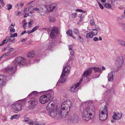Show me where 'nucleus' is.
<instances>
[{
    "label": "nucleus",
    "mask_w": 125,
    "mask_h": 125,
    "mask_svg": "<svg viewBox=\"0 0 125 125\" xmlns=\"http://www.w3.org/2000/svg\"><path fill=\"white\" fill-rule=\"evenodd\" d=\"M91 104L89 101L86 102V104L89 106L84 108L82 112V119L84 121H88L94 118L93 114L95 111V107L93 105Z\"/></svg>",
    "instance_id": "f257e3e1"
},
{
    "label": "nucleus",
    "mask_w": 125,
    "mask_h": 125,
    "mask_svg": "<svg viewBox=\"0 0 125 125\" xmlns=\"http://www.w3.org/2000/svg\"><path fill=\"white\" fill-rule=\"evenodd\" d=\"M71 106V102L69 100H67L62 103L61 107L57 108L58 115L61 117H64L66 116L70 111Z\"/></svg>",
    "instance_id": "f03ea898"
},
{
    "label": "nucleus",
    "mask_w": 125,
    "mask_h": 125,
    "mask_svg": "<svg viewBox=\"0 0 125 125\" xmlns=\"http://www.w3.org/2000/svg\"><path fill=\"white\" fill-rule=\"evenodd\" d=\"M25 59L21 57H18L16 58L15 61L12 63V66L6 68V70L7 72L10 71L13 73L15 72L16 70L17 66L18 65L20 66H22L25 64Z\"/></svg>",
    "instance_id": "7ed1b4c3"
},
{
    "label": "nucleus",
    "mask_w": 125,
    "mask_h": 125,
    "mask_svg": "<svg viewBox=\"0 0 125 125\" xmlns=\"http://www.w3.org/2000/svg\"><path fill=\"white\" fill-rule=\"evenodd\" d=\"M57 106L55 104L49 103L46 107L49 111L48 115L52 118L56 116L57 115Z\"/></svg>",
    "instance_id": "20e7f679"
},
{
    "label": "nucleus",
    "mask_w": 125,
    "mask_h": 125,
    "mask_svg": "<svg viewBox=\"0 0 125 125\" xmlns=\"http://www.w3.org/2000/svg\"><path fill=\"white\" fill-rule=\"evenodd\" d=\"M108 113L107 107L105 106L104 107H102L99 111V118L102 121H105L107 118Z\"/></svg>",
    "instance_id": "39448f33"
},
{
    "label": "nucleus",
    "mask_w": 125,
    "mask_h": 125,
    "mask_svg": "<svg viewBox=\"0 0 125 125\" xmlns=\"http://www.w3.org/2000/svg\"><path fill=\"white\" fill-rule=\"evenodd\" d=\"M70 69V67L69 65H67L64 68H63L61 78L59 80V82L62 83H64L65 82L66 79L65 77L68 73Z\"/></svg>",
    "instance_id": "423d86ee"
},
{
    "label": "nucleus",
    "mask_w": 125,
    "mask_h": 125,
    "mask_svg": "<svg viewBox=\"0 0 125 125\" xmlns=\"http://www.w3.org/2000/svg\"><path fill=\"white\" fill-rule=\"evenodd\" d=\"M52 95L50 93L43 95L40 97L39 102L42 104H45L49 101Z\"/></svg>",
    "instance_id": "0eeeda50"
},
{
    "label": "nucleus",
    "mask_w": 125,
    "mask_h": 125,
    "mask_svg": "<svg viewBox=\"0 0 125 125\" xmlns=\"http://www.w3.org/2000/svg\"><path fill=\"white\" fill-rule=\"evenodd\" d=\"M11 106L12 110L16 113L20 111L22 109V104L17 102L12 104Z\"/></svg>",
    "instance_id": "6e6552de"
},
{
    "label": "nucleus",
    "mask_w": 125,
    "mask_h": 125,
    "mask_svg": "<svg viewBox=\"0 0 125 125\" xmlns=\"http://www.w3.org/2000/svg\"><path fill=\"white\" fill-rule=\"evenodd\" d=\"M30 104L29 108L31 110L33 109L38 104V100L36 98H31L30 100Z\"/></svg>",
    "instance_id": "1a4fd4ad"
},
{
    "label": "nucleus",
    "mask_w": 125,
    "mask_h": 125,
    "mask_svg": "<svg viewBox=\"0 0 125 125\" xmlns=\"http://www.w3.org/2000/svg\"><path fill=\"white\" fill-rule=\"evenodd\" d=\"M58 33V29L57 27H54L52 28L50 34V37L52 39H53L56 37Z\"/></svg>",
    "instance_id": "9d476101"
},
{
    "label": "nucleus",
    "mask_w": 125,
    "mask_h": 125,
    "mask_svg": "<svg viewBox=\"0 0 125 125\" xmlns=\"http://www.w3.org/2000/svg\"><path fill=\"white\" fill-rule=\"evenodd\" d=\"M124 62L123 57L122 56H120L117 58L116 63L118 68L120 69L122 67Z\"/></svg>",
    "instance_id": "9b49d317"
},
{
    "label": "nucleus",
    "mask_w": 125,
    "mask_h": 125,
    "mask_svg": "<svg viewBox=\"0 0 125 125\" xmlns=\"http://www.w3.org/2000/svg\"><path fill=\"white\" fill-rule=\"evenodd\" d=\"M98 32L97 31L96 29H93L92 32H90L87 33L86 35V38L88 39L89 38H92L94 36L97 35Z\"/></svg>",
    "instance_id": "f8f14e48"
},
{
    "label": "nucleus",
    "mask_w": 125,
    "mask_h": 125,
    "mask_svg": "<svg viewBox=\"0 0 125 125\" xmlns=\"http://www.w3.org/2000/svg\"><path fill=\"white\" fill-rule=\"evenodd\" d=\"M123 114L121 113H117V114L114 112L112 118L115 120H117L121 119L122 116Z\"/></svg>",
    "instance_id": "ddd939ff"
},
{
    "label": "nucleus",
    "mask_w": 125,
    "mask_h": 125,
    "mask_svg": "<svg viewBox=\"0 0 125 125\" xmlns=\"http://www.w3.org/2000/svg\"><path fill=\"white\" fill-rule=\"evenodd\" d=\"M6 77L3 75H0V86L2 87L6 83Z\"/></svg>",
    "instance_id": "4468645a"
},
{
    "label": "nucleus",
    "mask_w": 125,
    "mask_h": 125,
    "mask_svg": "<svg viewBox=\"0 0 125 125\" xmlns=\"http://www.w3.org/2000/svg\"><path fill=\"white\" fill-rule=\"evenodd\" d=\"M78 86L79 85L77 84L71 86L70 89L71 92L73 93L76 92L79 89Z\"/></svg>",
    "instance_id": "2eb2a0df"
},
{
    "label": "nucleus",
    "mask_w": 125,
    "mask_h": 125,
    "mask_svg": "<svg viewBox=\"0 0 125 125\" xmlns=\"http://www.w3.org/2000/svg\"><path fill=\"white\" fill-rule=\"evenodd\" d=\"M40 9H41V14H42V15H44V13L49 11L46 6L45 5H42Z\"/></svg>",
    "instance_id": "dca6fc26"
},
{
    "label": "nucleus",
    "mask_w": 125,
    "mask_h": 125,
    "mask_svg": "<svg viewBox=\"0 0 125 125\" xmlns=\"http://www.w3.org/2000/svg\"><path fill=\"white\" fill-rule=\"evenodd\" d=\"M92 68H89L87 71L85 72L83 74L82 77L87 78L88 77L90 76V74L92 72Z\"/></svg>",
    "instance_id": "f3484780"
},
{
    "label": "nucleus",
    "mask_w": 125,
    "mask_h": 125,
    "mask_svg": "<svg viewBox=\"0 0 125 125\" xmlns=\"http://www.w3.org/2000/svg\"><path fill=\"white\" fill-rule=\"evenodd\" d=\"M114 72H111L108 74L107 77L108 81L112 82L113 81L114 79Z\"/></svg>",
    "instance_id": "a211bd4d"
},
{
    "label": "nucleus",
    "mask_w": 125,
    "mask_h": 125,
    "mask_svg": "<svg viewBox=\"0 0 125 125\" xmlns=\"http://www.w3.org/2000/svg\"><path fill=\"white\" fill-rule=\"evenodd\" d=\"M70 120L72 122H76L78 120V117L77 115H75L71 116L70 118Z\"/></svg>",
    "instance_id": "6ab92c4d"
},
{
    "label": "nucleus",
    "mask_w": 125,
    "mask_h": 125,
    "mask_svg": "<svg viewBox=\"0 0 125 125\" xmlns=\"http://www.w3.org/2000/svg\"><path fill=\"white\" fill-rule=\"evenodd\" d=\"M91 68L92 69H94V70L95 73L97 72H98L99 73V75L98 77H98L101 73L102 70L101 68L100 67H93Z\"/></svg>",
    "instance_id": "aec40b11"
},
{
    "label": "nucleus",
    "mask_w": 125,
    "mask_h": 125,
    "mask_svg": "<svg viewBox=\"0 0 125 125\" xmlns=\"http://www.w3.org/2000/svg\"><path fill=\"white\" fill-rule=\"evenodd\" d=\"M27 56L29 58H31L35 57V54L33 52H29Z\"/></svg>",
    "instance_id": "412c9836"
},
{
    "label": "nucleus",
    "mask_w": 125,
    "mask_h": 125,
    "mask_svg": "<svg viewBox=\"0 0 125 125\" xmlns=\"http://www.w3.org/2000/svg\"><path fill=\"white\" fill-rule=\"evenodd\" d=\"M73 46L72 45H71L69 47V49L70 52L71 54L73 56H74V51L73 50Z\"/></svg>",
    "instance_id": "4be33fe9"
},
{
    "label": "nucleus",
    "mask_w": 125,
    "mask_h": 125,
    "mask_svg": "<svg viewBox=\"0 0 125 125\" xmlns=\"http://www.w3.org/2000/svg\"><path fill=\"white\" fill-rule=\"evenodd\" d=\"M118 43L120 45L122 46H124L125 45V42L121 40H118Z\"/></svg>",
    "instance_id": "5701e85b"
},
{
    "label": "nucleus",
    "mask_w": 125,
    "mask_h": 125,
    "mask_svg": "<svg viewBox=\"0 0 125 125\" xmlns=\"http://www.w3.org/2000/svg\"><path fill=\"white\" fill-rule=\"evenodd\" d=\"M56 8V6L54 4H52L50 5L49 8L51 11H52Z\"/></svg>",
    "instance_id": "b1692460"
},
{
    "label": "nucleus",
    "mask_w": 125,
    "mask_h": 125,
    "mask_svg": "<svg viewBox=\"0 0 125 125\" xmlns=\"http://www.w3.org/2000/svg\"><path fill=\"white\" fill-rule=\"evenodd\" d=\"M34 124L35 125H45V124L43 122H39L37 121L34 122Z\"/></svg>",
    "instance_id": "393cba45"
},
{
    "label": "nucleus",
    "mask_w": 125,
    "mask_h": 125,
    "mask_svg": "<svg viewBox=\"0 0 125 125\" xmlns=\"http://www.w3.org/2000/svg\"><path fill=\"white\" fill-rule=\"evenodd\" d=\"M78 39L79 41L80 42L83 43L84 42L83 38L80 35L78 36Z\"/></svg>",
    "instance_id": "a878e982"
},
{
    "label": "nucleus",
    "mask_w": 125,
    "mask_h": 125,
    "mask_svg": "<svg viewBox=\"0 0 125 125\" xmlns=\"http://www.w3.org/2000/svg\"><path fill=\"white\" fill-rule=\"evenodd\" d=\"M33 10L37 11L38 13L40 14L41 15H42V14H41V9L40 8L35 7L33 8Z\"/></svg>",
    "instance_id": "bb28decb"
},
{
    "label": "nucleus",
    "mask_w": 125,
    "mask_h": 125,
    "mask_svg": "<svg viewBox=\"0 0 125 125\" xmlns=\"http://www.w3.org/2000/svg\"><path fill=\"white\" fill-rule=\"evenodd\" d=\"M19 117V115H12L11 118L10 119L11 120H13L14 118L17 119Z\"/></svg>",
    "instance_id": "cd10ccee"
},
{
    "label": "nucleus",
    "mask_w": 125,
    "mask_h": 125,
    "mask_svg": "<svg viewBox=\"0 0 125 125\" xmlns=\"http://www.w3.org/2000/svg\"><path fill=\"white\" fill-rule=\"evenodd\" d=\"M39 26L38 25H37L34 27L32 30L30 31V33H31L34 32L38 28Z\"/></svg>",
    "instance_id": "c85d7f7f"
},
{
    "label": "nucleus",
    "mask_w": 125,
    "mask_h": 125,
    "mask_svg": "<svg viewBox=\"0 0 125 125\" xmlns=\"http://www.w3.org/2000/svg\"><path fill=\"white\" fill-rule=\"evenodd\" d=\"M73 32L74 34L78 35L80 34L79 30L77 29H74L73 31Z\"/></svg>",
    "instance_id": "c756f323"
},
{
    "label": "nucleus",
    "mask_w": 125,
    "mask_h": 125,
    "mask_svg": "<svg viewBox=\"0 0 125 125\" xmlns=\"http://www.w3.org/2000/svg\"><path fill=\"white\" fill-rule=\"evenodd\" d=\"M72 31L71 30H69L66 32L67 34L70 36H72Z\"/></svg>",
    "instance_id": "7c9ffc66"
},
{
    "label": "nucleus",
    "mask_w": 125,
    "mask_h": 125,
    "mask_svg": "<svg viewBox=\"0 0 125 125\" xmlns=\"http://www.w3.org/2000/svg\"><path fill=\"white\" fill-rule=\"evenodd\" d=\"M10 38L9 37V36H7L6 38V39H7V41H8L9 42H14V38L12 40L10 39Z\"/></svg>",
    "instance_id": "2f4dec72"
},
{
    "label": "nucleus",
    "mask_w": 125,
    "mask_h": 125,
    "mask_svg": "<svg viewBox=\"0 0 125 125\" xmlns=\"http://www.w3.org/2000/svg\"><path fill=\"white\" fill-rule=\"evenodd\" d=\"M76 13H72L71 14L72 18L73 19H75L77 17Z\"/></svg>",
    "instance_id": "473e14b6"
},
{
    "label": "nucleus",
    "mask_w": 125,
    "mask_h": 125,
    "mask_svg": "<svg viewBox=\"0 0 125 125\" xmlns=\"http://www.w3.org/2000/svg\"><path fill=\"white\" fill-rule=\"evenodd\" d=\"M8 42L7 40L6 39H5L3 40L2 42V43L0 44V46L3 45L4 44Z\"/></svg>",
    "instance_id": "72a5a7b5"
},
{
    "label": "nucleus",
    "mask_w": 125,
    "mask_h": 125,
    "mask_svg": "<svg viewBox=\"0 0 125 125\" xmlns=\"http://www.w3.org/2000/svg\"><path fill=\"white\" fill-rule=\"evenodd\" d=\"M105 7L107 8H109L111 7V6L110 4L109 3H105L104 5Z\"/></svg>",
    "instance_id": "f704fd0d"
},
{
    "label": "nucleus",
    "mask_w": 125,
    "mask_h": 125,
    "mask_svg": "<svg viewBox=\"0 0 125 125\" xmlns=\"http://www.w3.org/2000/svg\"><path fill=\"white\" fill-rule=\"evenodd\" d=\"M7 10H9L11 9L12 8V5L11 4H7Z\"/></svg>",
    "instance_id": "c9c22d12"
},
{
    "label": "nucleus",
    "mask_w": 125,
    "mask_h": 125,
    "mask_svg": "<svg viewBox=\"0 0 125 125\" xmlns=\"http://www.w3.org/2000/svg\"><path fill=\"white\" fill-rule=\"evenodd\" d=\"M53 44V43H52L51 44V45H48L47 48V49L49 50H51L52 48Z\"/></svg>",
    "instance_id": "e433bc0d"
},
{
    "label": "nucleus",
    "mask_w": 125,
    "mask_h": 125,
    "mask_svg": "<svg viewBox=\"0 0 125 125\" xmlns=\"http://www.w3.org/2000/svg\"><path fill=\"white\" fill-rule=\"evenodd\" d=\"M32 21L30 20V22L28 23V25L27 26L28 28H30L31 27L32 23Z\"/></svg>",
    "instance_id": "4c0bfd02"
},
{
    "label": "nucleus",
    "mask_w": 125,
    "mask_h": 125,
    "mask_svg": "<svg viewBox=\"0 0 125 125\" xmlns=\"http://www.w3.org/2000/svg\"><path fill=\"white\" fill-rule=\"evenodd\" d=\"M23 24L22 27L24 29H25L26 28V26L27 25V23L26 22H23Z\"/></svg>",
    "instance_id": "58836bf2"
},
{
    "label": "nucleus",
    "mask_w": 125,
    "mask_h": 125,
    "mask_svg": "<svg viewBox=\"0 0 125 125\" xmlns=\"http://www.w3.org/2000/svg\"><path fill=\"white\" fill-rule=\"evenodd\" d=\"M15 26L14 24H13V23H12L10 25L9 27V29H12L13 28H14Z\"/></svg>",
    "instance_id": "ea45409f"
},
{
    "label": "nucleus",
    "mask_w": 125,
    "mask_h": 125,
    "mask_svg": "<svg viewBox=\"0 0 125 125\" xmlns=\"http://www.w3.org/2000/svg\"><path fill=\"white\" fill-rule=\"evenodd\" d=\"M38 92L37 91H33L32 92H31V93L29 95V96H30V95H31L32 94H38Z\"/></svg>",
    "instance_id": "a19ab883"
},
{
    "label": "nucleus",
    "mask_w": 125,
    "mask_h": 125,
    "mask_svg": "<svg viewBox=\"0 0 125 125\" xmlns=\"http://www.w3.org/2000/svg\"><path fill=\"white\" fill-rule=\"evenodd\" d=\"M33 4H32L27 7V8L26 9V11H28V10H29L31 8L33 7Z\"/></svg>",
    "instance_id": "79ce46f5"
},
{
    "label": "nucleus",
    "mask_w": 125,
    "mask_h": 125,
    "mask_svg": "<svg viewBox=\"0 0 125 125\" xmlns=\"http://www.w3.org/2000/svg\"><path fill=\"white\" fill-rule=\"evenodd\" d=\"M90 24L91 26H92L95 24L94 21L93 20H91L90 21Z\"/></svg>",
    "instance_id": "37998d69"
},
{
    "label": "nucleus",
    "mask_w": 125,
    "mask_h": 125,
    "mask_svg": "<svg viewBox=\"0 0 125 125\" xmlns=\"http://www.w3.org/2000/svg\"><path fill=\"white\" fill-rule=\"evenodd\" d=\"M29 120V118H25L24 120H23V121L25 122H28Z\"/></svg>",
    "instance_id": "c03bdc74"
},
{
    "label": "nucleus",
    "mask_w": 125,
    "mask_h": 125,
    "mask_svg": "<svg viewBox=\"0 0 125 125\" xmlns=\"http://www.w3.org/2000/svg\"><path fill=\"white\" fill-rule=\"evenodd\" d=\"M10 52H7L6 53L4 54L3 55H2V56L4 57H5L6 56H7L8 55L10 54Z\"/></svg>",
    "instance_id": "a18cd8bd"
},
{
    "label": "nucleus",
    "mask_w": 125,
    "mask_h": 125,
    "mask_svg": "<svg viewBox=\"0 0 125 125\" xmlns=\"http://www.w3.org/2000/svg\"><path fill=\"white\" fill-rule=\"evenodd\" d=\"M10 33L14 32L15 31V30L14 29H10Z\"/></svg>",
    "instance_id": "49530a36"
},
{
    "label": "nucleus",
    "mask_w": 125,
    "mask_h": 125,
    "mask_svg": "<svg viewBox=\"0 0 125 125\" xmlns=\"http://www.w3.org/2000/svg\"><path fill=\"white\" fill-rule=\"evenodd\" d=\"M93 40L94 41H98L99 40L97 37H95L93 38Z\"/></svg>",
    "instance_id": "de8ad7c7"
},
{
    "label": "nucleus",
    "mask_w": 125,
    "mask_h": 125,
    "mask_svg": "<svg viewBox=\"0 0 125 125\" xmlns=\"http://www.w3.org/2000/svg\"><path fill=\"white\" fill-rule=\"evenodd\" d=\"M79 17L81 19V20H82L83 18L84 17V15H83L82 14H79Z\"/></svg>",
    "instance_id": "09e8293b"
},
{
    "label": "nucleus",
    "mask_w": 125,
    "mask_h": 125,
    "mask_svg": "<svg viewBox=\"0 0 125 125\" xmlns=\"http://www.w3.org/2000/svg\"><path fill=\"white\" fill-rule=\"evenodd\" d=\"M98 3L99 6L100 7V8L101 9H103L104 8V7L103 6V5L99 2H98Z\"/></svg>",
    "instance_id": "8fccbe9b"
},
{
    "label": "nucleus",
    "mask_w": 125,
    "mask_h": 125,
    "mask_svg": "<svg viewBox=\"0 0 125 125\" xmlns=\"http://www.w3.org/2000/svg\"><path fill=\"white\" fill-rule=\"evenodd\" d=\"M121 19L123 20L125 18V14H123L121 16Z\"/></svg>",
    "instance_id": "3c124183"
},
{
    "label": "nucleus",
    "mask_w": 125,
    "mask_h": 125,
    "mask_svg": "<svg viewBox=\"0 0 125 125\" xmlns=\"http://www.w3.org/2000/svg\"><path fill=\"white\" fill-rule=\"evenodd\" d=\"M83 78V77L79 81V82L78 83H77V84L79 86L81 82L82 81Z\"/></svg>",
    "instance_id": "603ef678"
},
{
    "label": "nucleus",
    "mask_w": 125,
    "mask_h": 125,
    "mask_svg": "<svg viewBox=\"0 0 125 125\" xmlns=\"http://www.w3.org/2000/svg\"><path fill=\"white\" fill-rule=\"evenodd\" d=\"M76 10L77 11L80 12H83V10L80 9H77Z\"/></svg>",
    "instance_id": "864d4df0"
},
{
    "label": "nucleus",
    "mask_w": 125,
    "mask_h": 125,
    "mask_svg": "<svg viewBox=\"0 0 125 125\" xmlns=\"http://www.w3.org/2000/svg\"><path fill=\"white\" fill-rule=\"evenodd\" d=\"M119 24L122 26H123L124 27L125 26V24L123 23H119Z\"/></svg>",
    "instance_id": "5fc2aeb1"
},
{
    "label": "nucleus",
    "mask_w": 125,
    "mask_h": 125,
    "mask_svg": "<svg viewBox=\"0 0 125 125\" xmlns=\"http://www.w3.org/2000/svg\"><path fill=\"white\" fill-rule=\"evenodd\" d=\"M122 20L121 19V18H120L119 17H117L116 18V20L118 21H120Z\"/></svg>",
    "instance_id": "6e6d98bb"
},
{
    "label": "nucleus",
    "mask_w": 125,
    "mask_h": 125,
    "mask_svg": "<svg viewBox=\"0 0 125 125\" xmlns=\"http://www.w3.org/2000/svg\"><path fill=\"white\" fill-rule=\"evenodd\" d=\"M34 123L33 121L30 122L29 123V125H32Z\"/></svg>",
    "instance_id": "4d7b16f0"
},
{
    "label": "nucleus",
    "mask_w": 125,
    "mask_h": 125,
    "mask_svg": "<svg viewBox=\"0 0 125 125\" xmlns=\"http://www.w3.org/2000/svg\"><path fill=\"white\" fill-rule=\"evenodd\" d=\"M115 0H111V3L112 5H114Z\"/></svg>",
    "instance_id": "13d9d810"
},
{
    "label": "nucleus",
    "mask_w": 125,
    "mask_h": 125,
    "mask_svg": "<svg viewBox=\"0 0 125 125\" xmlns=\"http://www.w3.org/2000/svg\"><path fill=\"white\" fill-rule=\"evenodd\" d=\"M0 2L2 5H3L4 4V3L3 2V0H0Z\"/></svg>",
    "instance_id": "bf43d9fd"
},
{
    "label": "nucleus",
    "mask_w": 125,
    "mask_h": 125,
    "mask_svg": "<svg viewBox=\"0 0 125 125\" xmlns=\"http://www.w3.org/2000/svg\"><path fill=\"white\" fill-rule=\"evenodd\" d=\"M82 20L80 19L77 22V24L79 25L80 24L82 21Z\"/></svg>",
    "instance_id": "052dcab7"
},
{
    "label": "nucleus",
    "mask_w": 125,
    "mask_h": 125,
    "mask_svg": "<svg viewBox=\"0 0 125 125\" xmlns=\"http://www.w3.org/2000/svg\"><path fill=\"white\" fill-rule=\"evenodd\" d=\"M28 16H29V14H27V13H25L24 15V17L25 18L27 17Z\"/></svg>",
    "instance_id": "680f3d73"
},
{
    "label": "nucleus",
    "mask_w": 125,
    "mask_h": 125,
    "mask_svg": "<svg viewBox=\"0 0 125 125\" xmlns=\"http://www.w3.org/2000/svg\"><path fill=\"white\" fill-rule=\"evenodd\" d=\"M14 49L12 48H11L9 50L11 52H13L14 51Z\"/></svg>",
    "instance_id": "e2e57ef3"
},
{
    "label": "nucleus",
    "mask_w": 125,
    "mask_h": 125,
    "mask_svg": "<svg viewBox=\"0 0 125 125\" xmlns=\"http://www.w3.org/2000/svg\"><path fill=\"white\" fill-rule=\"evenodd\" d=\"M13 34V37H17V33H15Z\"/></svg>",
    "instance_id": "0e129e2a"
},
{
    "label": "nucleus",
    "mask_w": 125,
    "mask_h": 125,
    "mask_svg": "<svg viewBox=\"0 0 125 125\" xmlns=\"http://www.w3.org/2000/svg\"><path fill=\"white\" fill-rule=\"evenodd\" d=\"M13 34H12L11 33H10V37H9L10 38H13L14 37H13Z\"/></svg>",
    "instance_id": "69168bd1"
},
{
    "label": "nucleus",
    "mask_w": 125,
    "mask_h": 125,
    "mask_svg": "<svg viewBox=\"0 0 125 125\" xmlns=\"http://www.w3.org/2000/svg\"><path fill=\"white\" fill-rule=\"evenodd\" d=\"M26 31L25 30V31H23L21 33V35H22L24 34L26 32Z\"/></svg>",
    "instance_id": "338daca9"
},
{
    "label": "nucleus",
    "mask_w": 125,
    "mask_h": 125,
    "mask_svg": "<svg viewBox=\"0 0 125 125\" xmlns=\"http://www.w3.org/2000/svg\"><path fill=\"white\" fill-rule=\"evenodd\" d=\"M21 12L20 11H19L17 13V16H19L21 14Z\"/></svg>",
    "instance_id": "774afa93"
}]
</instances>
